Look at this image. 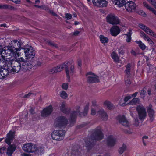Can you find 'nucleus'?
<instances>
[{
    "label": "nucleus",
    "instance_id": "f257e3e1",
    "mask_svg": "<svg viewBox=\"0 0 156 156\" xmlns=\"http://www.w3.org/2000/svg\"><path fill=\"white\" fill-rule=\"evenodd\" d=\"M16 44L17 46L20 47V43L17 41H12L11 43H9L8 46L7 47L6 50V47L3 48L1 45H0V55L3 52H5L7 55L11 56L13 59H16L20 55V53L17 52L19 51L17 50V47L16 46Z\"/></svg>",
    "mask_w": 156,
    "mask_h": 156
},
{
    "label": "nucleus",
    "instance_id": "f03ea898",
    "mask_svg": "<svg viewBox=\"0 0 156 156\" xmlns=\"http://www.w3.org/2000/svg\"><path fill=\"white\" fill-rule=\"evenodd\" d=\"M4 63L8 65L9 67L11 69V72L18 73L21 70V64L15 59H10L9 58H6Z\"/></svg>",
    "mask_w": 156,
    "mask_h": 156
},
{
    "label": "nucleus",
    "instance_id": "7ed1b4c3",
    "mask_svg": "<svg viewBox=\"0 0 156 156\" xmlns=\"http://www.w3.org/2000/svg\"><path fill=\"white\" fill-rule=\"evenodd\" d=\"M5 60H6V58L4 57L2 59L3 67L0 69V79L6 77L11 72V69L9 67L8 65L4 63Z\"/></svg>",
    "mask_w": 156,
    "mask_h": 156
},
{
    "label": "nucleus",
    "instance_id": "20e7f679",
    "mask_svg": "<svg viewBox=\"0 0 156 156\" xmlns=\"http://www.w3.org/2000/svg\"><path fill=\"white\" fill-rule=\"evenodd\" d=\"M68 120L64 116H59L55 119V120L54 126L55 127L66 126L68 123Z\"/></svg>",
    "mask_w": 156,
    "mask_h": 156
},
{
    "label": "nucleus",
    "instance_id": "39448f33",
    "mask_svg": "<svg viewBox=\"0 0 156 156\" xmlns=\"http://www.w3.org/2000/svg\"><path fill=\"white\" fill-rule=\"evenodd\" d=\"M65 132L63 130H54L51 134L53 140L60 141L63 139Z\"/></svg>",
    "mask_w": 156,
    "mask_h": 156
},
{
    "label": "nucleus",
    "instance_id": "423d86ee",
    "mask_svg": "<svg viewBox=\"0 0 156 156\" xmlns=\"http://www.w3.org/2000/svg\"><path fill=\"white\" fill-rule=\"evenodd\" d=\"M86 76L87 82L88 83H94L98 82L99 81L98 76L91 72L87 73Z\"/></svg>",
    "mask_w": 156,
    "mask_h": 156
},
{
    "label": "nucleus",
    "instance_id": "0eeeda50",
    "mask_svg": "<svg viewBox=\"0 0 156 156\" xmlns=\"http://www.w3.org/2000/svg\"><path fill=\"white\" fill-rule=\"evenodd\" d=\"M107 21L109 24L112 25L119 24L120 20L114 14H110L106 17Z\"/></svg>",
    "mask_w": 156,
    "mask_h": 156
},
{
    "label": "nucleus",
    "instance_id": "6e6552de",
    "mask_svg": "<svg viewBox=\"0 0 156 156\" xmlns=\"http://www.w3.org/2000/svg\"><path fill=\"white\" fill-rule=\"evenodd\" d=\"M68 63L66 62L56 67L51 69L49 72L50 74H52L61 72L64 68H66L68 67Z\"/></svg>",
    "mask_w": 156,
    "mask_h": 156
},
{
    "label": "nucleus",
    "instance_id": "1a4fd4ad",
    "mask_svg": "<svg viewBox=\"0 0 156 156\" xmlns=\"http://www.w3.org/2000/svg\"><path fill=\"white\" fill-rule=\"evenodd\" d=\"M138 26L147 34L156 38V34L149 27L142 23L139 24Z\"/></svg>",
    "mask_w": 156,
    "mask_h": 156
},
{
    "label": "nucleus",
    "instance_id": "9d476101",
    "mask_svg": "<svg viewBox=\"0 0 156 156\" xmlns=\"http://www.w3.org/2000/svg\"><path fill=\"white\" fill-rule=\"evenodd\" d=\"M23 149L25 152L32 153L36 150V147L32 143H27L24 144L22 147Z\"/></svg>",
    "mask_w": 156,
    "mask_h": 156
},
{
    "label": "nucleus",
    "instance_id": "9b49d317",
    "mask_svg": "<svg viewBox=\"0 0 156 156\" xmlns=\"http://www.w3.org/2000/svg\"><path fill=\"white\" fill-rule=\"evenodd\" d=\"M136 109L140 119L141 120H144L147 116V112L145 108L142 106H138Z\"/></svg>",
    "mask_w": 156,
    "mask_h": 156
},
{
    "label": "nucleus",
    "instance_id": "f8f14e48",
    "mask_svg": "<svg viewBox=\"0 0 156 156\" xmlns=\"http://www.w3.org/2000/svg\"><path fill=\"white\" fill-rule=\"evenodd\" d=\"M80 107L79 106H77L76 107L75 109L70 113V117L69 119L71 121V122H74L75 118L78 114L81 115L80 113Z\"/></svg>",
    "mask_w": 156,
    "mask_h": 156
},
{
    "label": "nucleus",
    "instance_id": "ddd939ff",
    "mask_svg": "<svg viewBox=\"0 0 156 156\" xmlns=\"http://www.w3.org/2000/svg\"><path fill=\"white\" fill-rule=\"evenodd\" d=\"M24 51L25 56L28 58H33L35 55V51L31 46H29L24 48Z\"/></svg>",
    "mask_w": 156,
    "mask_h": 156
},
{
    "label": "nucleus",
    "instance_id": "4468645a",
    "mask_svg": "<svg viewBox=\"0 0 156 156\" xmlns=\"http://www.w3.org/2000/svg\"><path fill=\"white\" fill-rule=\"evenodd\" d=\"M125 6L126 10L129 12H134L136 9V5L132 1L128 2L125 3Z\"/></svg>",
    "mask_w": 156,
    "mask_h": 156
},
{
    "label": "nucleus",
    "instance_id": "2eb2a0df",
    "mask_svg": "<svg viewBox=\"0 0 156 156\" xmlns=\"http://www.w3.org/2000/svg\"><path fill=\"white\" fill-rule=\"evenodd\" d=\"M116 141L115 137L112 135H110L107 138L106 143L109 146H113L115 145Z\"/></svg>",
    "mask_w": 156,
    "mask_h": 156
},
{
    "label": "nucleus",
    "instance_id": "dca6fc26",
    "mask_svg": "<svg viewBox=\"0 0 156 156\" xmlns=\"http://www.w3.org/2000/svg\"><path fill=\"white\" fill-rule=\"evenodd\" d=\"M53 111V108L51 105H49L44 109L41 112V115L42 116L47 117Z\"/></svg>",
    "mask_w": 156,
    "mask_h": 156
},
{
    "label": "nucleus",
    "instance_id": "f3484780",
    "mask_svg": "<svg viewBox=\"0 0 156 156\" xmlns=\"http://www.w3.org/2000/svg\"><path fill=\"white\" fill-rule=\"evenodd\" d=\"M21 70L26 71L31 69L32 67L31 64L28 61L23 62L21 63Z\"/></svg>",
    "mask_w": 156,
    "mask_h": 156
},
{
    "label": "nucleus",
    "instance_id": "a211bd4d",
    "mask_svg": "<svg viewBox=\"0 0 156 156\" xmlns=\"http://www.w3.org/2000/svg\"><path fill=\"white\" fill-rule=\"evenodd\" d=\"M93 140H100L102 139L104 136L100 129L97 130L93 135Z\"/></svg>",
    "mask_w": 156,
    "mask_h": 156
},
{
    "label": "nucleus",
    "instance_id": "6ab92c4d",
    "mask_svg": "<svg viewBox=\"0 0 156 156\" xmlns=\"http://www.w3.org/2000/svg\"><path fill=\"white\" fill-rule=\"evenodd\" d=\"M120 30L119 26H113L110 29V32L111 35L116 36L120 32Z\"/></svg>",
    "mask_w": 156,
    "mask_h": 156
},
{
    "label": "nucleus",
    "instance_id": "aec40b11",
    "mask_svg": "<svg viewBox=\"0 0 156 156\" xmlns=\"http://www.w3.org/2000/svg\"><path fill=\"white\" fill-rule=\"evenodd\" d=\"M118 120L121 124L126 128L128 127L129 126V123L124 116H123L119 117Z\"/></svg>",
    "mask_w": 156,
    "mask_h": 156
},
{
    "label": "nucleus",
    "instance_id": "412c9836",
    "mask_svg": "<svg viewBox=\"0 0 156 156\" xmlns=\"http://www.w3.org/2000/svg\"><path fill=\"white\" fill-rule=\"evenodd\" d=\"M14 133L11 131L7 134L5 139V142L9 145L11 144V141L13 140L14 138Z\"/></svg>",
    "mask_w": 156,
    "mask_h": 156
},
{
    "label": "nucleus",
    "instance_id": "4be33fe9",
    "mask_svg": "<svg viewBox=\"0 0 156 156\" xmlns=\"http://www.w3.org/2000/svg\"><path fill=\"white\" fill-rule=\"evenodd\" d=\"M147 112L150 117V120L152 122L154 118L155 112L152 108V106L149 105L147 108Z\"/></svg>",
    "mask_w": 156,
    "mask_h": 156
},
{
    "label": "nucleus",
    "instance_id": "5701e85b",
    "mask_svg": "<svg viewBox=\"0 0 156 156\" xmlns=\"http://www.w3.org/2000/svg\"><path fill=\"white\" fill-rule=\"evenodd\" d=\"M16 146L14 145H12L9 146L8 147L6 154L9 156H11L16 149Z\"/></svg>",
    "mask_w": 156,
    "mask_h": 156
},
{
    "label": "nucleus",
    "instance_id": "b1692460",
    "mask_svg": "<svg viewBox=\"0 0 156 156\" xmlns=\"http://www.w3.org/2000/svg\"><path fill=\"white\" fill-rule=\"evenodd\" d=\"M98 114L101 115V118L103 120L106 121L108 119V116L103 109H101L99 110L98 112Z\"/></svg>",
    "mask_w": 156,
    "mask_h": 156
},
{
    "label": "nucleus",
    "instance_id": "393cba45",
    "mask_svg": "<svg viewBox=\"0 0 156 156\" xmlns=\"http://www.w3.org/2000/svg\"><path fill=\"white\" fill-rule=\"evenodd\" d=\"M66 104L65 102H62L60 106L61 111L64 113L68 114L70 111V109L66 107Z\"/></svg>",
    "mask_w": 156,
    "mask_h": 156
},
{
    "label": "nucleus",
    "instance_id": "a878e982",
    "mask_svg": "<svg viewBox=\"0 0 156 156\" xmlns=\"http://www.w3.org/2000/svg\"><path fill=\"white\" fill-rule=\"evenodd\" d=\"M111 56L115 62L118 63L119 62V57L116 53L114 51L112 52L111 54Z\"/></svg>",
    "mask_w": 156,
    "mask_h": 156
},
{
    "label": "nucleus",
    "instance_id": "bb28decb",
    "mask_svg": "<svg viewBox=\"0 0 156 156\" xmlns=\"http://www.w3.org/2000/svg\"><path fill=\"white\" fill-rule=\"evenodd\" d=\"M112 1L115 5L119 7H122L125 3V0H112Z\"/></svg>",
    "mask_w": 156,
    "mask_h": 156
},
{
    "label": "nucleus",
    "instance_id": "cd10ccee",
    "mask_svg": "<svg viewBox=\"0 0 156 156\" xmlns=\"http://www.w3.org/2000/svg\"><path fill=\"white\" fill-rule=\"evenodd\" d=\"M140 35L145 41H147L149 43L151 40L148 35L143 31H140Z\"/></svg>",
    "mask_w": 156,
    "mask_h": 156
},
{
    "label": "nucleus",
    "instance_id": "c85d7f7f",
    "mask_svg": "<svg viewBox=\"0 0 156 156\" xmlns=\"http://www.w3.org/2000/svg\"><path fill=\"white\" fill-rule=\"evenodd\" d=\"M103 105L109 109H112L114 108V105L108 101L106 100L104 102Z\"/></svg>",
    "mask_w": 156,
    "mask_h": 156
},
{
    "label": "nucleus",
    "instance_id": "c756f323",
    "mask_svg": "<svg viewBox=\"0 0 156 156\" xmlns=\"http://www.w3.org/2000/svg\"><path fill=\"white\" fill-rule=\"evenodd\" d=\"M129 31L127 34H124V35L126 36V41L128 43H129L131 41V36L132 33V30L131 29H129Z\"/></svg>",
    "mask_w": 156,
    "mask_h": 156
},
{
    "label": "nucleus",
    "instance_id": "7c9ffc66",
    "mask_svg": "<svg viewBox=\"0 0 156 156\" xmlns=\"http://www.w3.org/2000/svg\"><path fill=\"white\" fill-rule=\"evenodd\" d=\"M67 62L68 63V66L69 65V64L68 62ZM65 69L67 81L68 82H70V76L73 75V74H71L70 73L71 72V71L70 70H68V67H67Z\"/></svg>",
    "mask_w": 156,
    "mask_h": 156
},
{
    "label": "nucleus",
    "instance_id": "2f4dec72",
    "mask_svg": "<svg viewBox=\"0 0 156 156\" xmlns=\"http://www.w3.org/2000/svg\"><path fill=\"white\" fill-rule=\"evenodd\" d=\"M143 4L145 7H146L150 11H151L156 15V10H155L154 8L150 6V5L146 2H144L143 3Z\"/></svg>",
    "mask_w": 156,
    "mask_h": 156
},
{
    "label": "nucleus",
    "instance_id": "473e14b6",
    "mask_svg": "<svg viewBox=\"0 0 156 156\" xmlns=\"http://www.w3.org/2000/svg\"><path fill=\"white\" fill-rule=\"evenodd\" d=\"M2 9L14 10L17 9V8H15L11 5L5 4H3Z\"/></svg>",
    "mask_w": 156,
    "mask_h": 156
},
{
    "label": "nucleus",
    "instance_id": "72a5a7b5",
    "mask_svg": "<svg viewBox=\"0 0 156 156\" xmlns=\"http://www.w3.org/2000/svg\"><path fill=\"white\" fill-rule=\"evenodd\" d=\"M127 149V146L126 144H123L122 146L120 147L118 150L119 153L122 154Z\"/></svg>",
    "mask_w": 156,
    "mask_h": 156
},
{
    "label": "nucleus",
    "instance_id": "f704fd0d",
    "mask_svg": "<svg viewBox=\"0 0 156 156\" xmlns=\"http://www.w3.org/2000/svg\"><path fill=\"white\" fill-rule=\"evenodd\" d=\"M126 70L125 73L128 76H129L130 75V72L131 69V65L129 63L126 66Z\"/></svg>",
    "mask_w": 156,
    "mask_h": 156
},
{
    "label": "nucleus",
    "instance_id": "c9c22d12",
    "mask_svg": "<svg viewBox=\"0 0 156 156\" xmlns=\"http://www.w3.org/2000/svg\"><path fill=\"white\" fill-rule=\"evenodd\" d=\"M93 144L92 143V140L90 141V140L89 141L87 140L86 141V147L87 148V150L90 149L92 147Z\"/></svg>",
    "mask_w": 156,
    "mask_h": 156
},
{
    "label": "nucleus",
    "instance_id": "e433bc0d",
    "mask_svg": "<svg viewBox=\"0 0 156 156\" xmlns=\"http://www.w3.org/2000/svg\"><path fill=\"white\" fill-rule=\"evenodd\" d=\"M59 95L60 97L63 99H66L68 97L67 94L63 90H62L60 92Z\"/></svg>",
    "mask_w": 156,
    "mask_h": 156
},
{
    "label": "nucleus",
    "instance_id": "4c0bfd02",
    "mask_svg": "<svg viewBox=\"0 0 156 156\" xmlns=\"http://www.w3.org/2000/svg\"><path fill=\"white\" fill-rule=\"evenodd\" d=\"M136 42L139 45V47L141 49L144 50L146 49V46L141 41H136Z\"/></svg>",
    "mask_w": 156,
    "mask_h": 156
},
{
    "label": "nucleus",
    "instance_id": "58836bf2",
    "mask_svg": "<svg viewBox=\"0 0 156 156\" xmlns=\"http://www.w3.org/2000/svg\"><path fill=\"white\" fill-rule=\"evenodd\" d=\"M139 99L137 98H134L128 104L130 105H134L138 104L139 102Z\"/></svg>",
    "mask_w": 156,
    "mask_h": 156
},
{
    "label": "nucleus",
    "instance_id": "ea45409f",
    "mask_svg": "<svg viewBox=\"0 0 156 156\" xmlns=\"http://www.w3.org/2000/svg\"><path fill=\"white\" fill-rule=\"evenodd\" d=\"M108 3V2L105 0H100L98 7H105L107 6Z\"/></svg>",
    "mask_w": 156,
    "mask_h": 156
},
{
    "label": "nucleus",
    "instance_id": "a19ab883",
    "mask_svg": "<svg viewBox=\"0 0 156 156\" xmlns=\"http://www.w3.org/2000/svg\"><path fill=\"white\" fill-rule=\"evenodd\" d=\"M99 37L100 41L101 43H105L108 42V39L107 37H105L104 36L102 35H100Z\"/></svg>",
    "mask_w": 156,
    "mask_h": 156
},
{
    "label": "nucleus",
    "instance_id": "79ce46f5",
    "mask_svg": "<svg viewBox=\"0 0 156 156\" xmlns=\"http://www.w3.org/2000/svg\"><path fill=\"white\" fill-rule=\"evenodd\" d=\"M44 151V148L42 147H39L38 148H36V150L35 152H36L38 154H41L43 153Z\"/></svg>",
    "mask_w": 156,
    "mask_h": 156
},
{
    "label": "nucleus",
    "instance_id": "37998d69",
    "mask_svg": "<svg viewBox=\"0 0 156 156\" xmlns=\"http://www.w3.org/2000/svg\"><path fill=\"white\" fill-rule=\"evenodd\" d=\"M69 84L68 83H63L61 86L62 88L64 90H66L68 88Z\"/></svg>",
    "mask_w": 156,
    "mask_h": 156
},
{
    "label": "nucleus",
    "instance_id": "c03bdc74",
    "mask_svg": "<svg viewBox=\"0 0 156 156\" xmlns=\"http://www.w3.org/2000/svg\"><path fill=\"white\" fill-rule=\"evenodd\" d=\"M156 9V1L155 0H147Z\"/></svg>",
    "mask_w": 156,
    "mask_h": 156
},
{
    "label": "nucleus",
    "instance_id": "a18cd8bd",
    "mask_svg": "<svg viewBox=\"0 0 156 156\" xmlns=\"http://www.w3.org/2000/svg\"><path fill=\"white\" fill-rule=\"evenodd\" d=\"M124 131L125 133L127 134H131L133 132L132 130L130 129H125Z\"/></svg>",
    "mask_w": 156,
    "mask_h": 156
},
{
    "label": "nucleus",
    "instance_id": "49530a36",
    "mask_svg": "<svg viewBox=\"0 0 156 156\" xmlns=\"http://www.w3.org/2000/svg\"><path fill=\"white\" fill-rule=\"evenodd\" d=\"M100 0H92V2L95 5L98 6Z\"/></svg>",
    "mask_w": 156,
    "mask_h": 156
},
{
    "label": "nucleus",
    "instance_id": "de8ad7c7",
    "mask_svg": "<svg viewBox=\"0 0 156 156\" xmlns=\"http://www.w3.org/2000/svg\"><path fill=\"white\" fill-rule=\"evenodd\" d=\"M133 124L136 127H137L139 126V120L137 118L135 119V121Z\"/></svg>",
    "mask_w": 156,
    "mask_h": 156
},
{
    "label": "nucleus",
    "instance_id": "09e8293b",
    "mask_svg": "<svg viewBox=\"0 0 156 156\" xmlns=\"http://www.w3.org/2000/svg\"><path fill=\"white\" fill-rule=\"evenodd\" d=\"M140 94L141 96V97L142 98H144V95L145 93V90L144 89H143L140 90Z\"/></svg>",
    "mask_w": 156,
    "mask_h": 156
},
{
    "label": "nucleus",
    "instance_id": "8fccbe9b",
    "mask_svg": "<svg viewBox=\"0 0 156 156\" xmlns=\"http://www.w3.org/2000/svg\"><path fill=\"white\" fill-rule=\"evenodd\" d=\"M131 98V96L130 95L125 97L124 98V100L125 103H126Z\"/></svg>",
    "mask_w": 156,
    "mask_h": 156
},
{
    "label": "nucleus",
    "instance_id": "3c124183",
    "mask_svg": "<svg viewBox=\"0 0 156 156\" xmlns=\"http://www.w3.org/2000/svg\"><path fill=\"white\" fill-rule=\"evenodd\" d=\"M148 136H144L142 137L143 142L144 144V145H146V144L145 143L146 141H145V140L147 139L148 138Z\"/></svg>",
    "mask_w": 156,
    "mask_h": 156
},
{
    "label": "nucleus",
    "instance_id": "603ef678",
    "mask_svg": "<svg viewBox=\"0 0 156 156\" xmlns=\"http://www.w3.org/2000/svg\"><path fill=\"white\" fill-rule=\"evenodd\" d=\"M70 70L71 71L70 73L71 74H73L75 72V69H74V66L73 65H71L70 69Z\"/></svg>",
    "mask_w": 156,
    "mask_h": 156
},
{
    "label": "nucleus",
    "instance_id": "864d4df0",
    "mask_svg": "<svg viewBox=\"0 0 156 156\" xmlns=\"http://www.w3.org/2000/svg\"><path fill=\"white\" fill-rule=\"evenodd\" d=\"M35 95V94L32 93H29L28 94L24 95L25 98H29L30 96Z\"/></svg>",
    "mask_w": 156,
    "mask_h": 156
},
{
    "label": "nucleus",
    "instance_id": "5fc2aeb1",
    "mask_svg": "<svg viewBox=\"0 0 156 156\" xmlns=\"http://www.w3.org/2000/svg\"><path fill=\"white\" fill-rule=\"evenodd\" d=\"M66 18L67 20H70L72 18V15L69 13H66L65 14Z\"/></svg>",
    "mask_w": 156,
    "mask_h": 156
},
{
    "label": "nucleus",
    "instance_id": "6e6d98bb",
    "mask_svg": "<svg viewBox=\"0 0 156 156\" xmlns=\"http://www.w3.org/2000/svg\"><path fill=\"white\" fill-rule=\"evenodd\" d=\"M123 100L121 99L120 100V102L119 103V105H120V106H124L126 105V103H125V102L124 103H123Z\"/></svg>",
    "mask_w": 156,
    "mask_h": 156
},
{
    "label": "nucleus",
    "instance_id": "4d7b16f0",
    "mask_svg": "<svg viewBox=\"0 0 156 156\" xmlns=\"http://www.w3.org/2000/svg\"><path fill=\"white\" fill-rule=\"evenodd\" d=\"M13 41H17L18 42L20 43V47H19L18 46H17V44H16V46H14V47H17V50H18L19 51H20L21 49V43L19 41L17 40H13Z\"/></svg>",
    "mask_w": 156,
    "mask_h": 156
},
{
    "label": "nucleus",
    "instance_id": "13d9d810",
    "mask_svg": "<svg viewBox=\"0 0 156 156\" xmlns=\"http://www.w3.org/2000/svg\"><path fill=\"white\" fill-rule=\"evenodd\" d=\"M88 105H87L85 107L84 110V115H85L87 112V111L88 110Z\"/></svg>",
    "mask_w": 156,
    "mask_h": 156
},
{
    "label": "nucleus",
    "instance_id": "bf43d9fd",
    "mask_svg": "<svg viewBox=\"0 0 156 156\" xmlns=\"http://www.w3.org/2000/svg\"><path fill=\"white\" fill-rule=\"evenodd\" d=\"M49 44L51 46L55 47L56 48H58V46L57 45L55 44H54L53 42H50Z\"/></svg>",
    "mask_w": 156,
    "mask_h": 156
},
{
    "label": "nucleus",
    "instance_id": "052dcab7",
    "mask_svg": "<svg viewBox=\"0 0 156 156\" xmlns=\"http://www.w3.org/2000/svg\"><path fill=\"white\" fill-rule=\"evenodd\" d=\"M96 113V111L93 109H92L91 114L92 115H94Z\"/></svg>",
    "mask_w": 156,
    "mask_h": 156
},
{
    "label": "nucleus",
    "instance_id": "680f3d73",
    "mask_svg": "<svg viewBox=\"0 0 156 156\" xmlns=\"http://www.w3.org/2000/svg\"><path fill=\"white\" fill-rule=\"evenodd\" d=\"M131 83L130 81L129 80L127 79L125 81V83L126 84L128 85H129Z\"/></svg>",
    "mask_w": 156,
    "mask_h": 156
},
{
    "label": "nucleus",
    "instance_id": "e2e57ef3",
    "mask_svg": "<svg viewBox=\"0 0 156 156\" xmlns=\"http://www.w3.org/2000/svg\"><path fill=\"white\" fill-rule=\"evenodd\" d=\"M5 149V148L4 147H3L2 148H0V154H2L3 153Z\"/></svg>",
    "mask_w": 156,
    "mask_h": 156
},
{
    "label": "nucleus",
    "instance_id": "0e129e2a",
    "mask_svg": "<svg viewBox=\"0 0 156 156\" xmlns=\"http://www.w3.org/2000/svg\"><path fill=\"white\" fill-rule=\"evenodd\" d=\"M140 12L139 13V14H140L141 16H145L146 15L145 13L143 12L142 11H140Z\"/></svg>",
    "mask_w": 156,
    "mask_h": 156
},
{
    "label": "nucleus",
    "instance_id": "69168bd1",
    "mask_svg": "<svg viewBox=\"0 0 156 156\" xmlns=\"http://www.w3.org/2000/svg\"><path fill=\"white\" fill-rule=\"evenodd\" d=\"M30 112L31 114H34L35 113L34 109L33 108H31L30 110Z\"/></svg>",
    "mask_w": 156,
    "mask_h": 156
},
{
    "label": "nucleus",
    "instance_id": "338daca9",
    "mask_svg": "<svg viewBox=\"0 0 156 156\" xmlns=\"http://www.w3.org/2000/svg\"><path fill=\"white\" fill-rule=\"evenodd\" d=\"M80 33V31H76L73 33V35H77Z\"/></svg>",
    "mask_w": 156,
    "mask_h": 156
},
{
    "label": "nucleus",
    "instance_id": "774afa93",
    "mask_svg": "<svg viewBox=\"0 0 156 156\" xmlns=\"http://www.w3.org/2000/svg\"><path fill=\"white\" fill-rule=\"evenodd\" d=\"M149 43L152 46H154L155 45V44L154 42L152 41L151 40L149 42Z\"/></svg>",
    "mask_w": 156,
    "mask_h": 156
}]
</instances>
